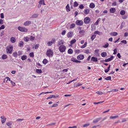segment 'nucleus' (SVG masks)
Masks as SVG:
<instances>
[{
  "mask_svg": "<svg viewBox=\"0 0 128 128\" xmlns=\"http://www.w3.org/2000/svg\"><path fill=\"white\" fill-rule=\"evenodd\" d=\"M125 12L124 10H121L120 12V14L122 15H124L125 14Z\"/></svg>",
  "mask_w": 128,
  "mask_h": 128,
  "instance_id": "obj_31",
  "label": "nucleus"
},
{
  "mask_svg": "<svg viewBox=\"0 0 128 128\" xmlns=\"http://www.w3.org/2000/svg\"><path fill=\"white\" fill-rule=\"evenodd\" d=\"M84 58V55L82 54H80L78 56L77 58L78 60H83Z\"/></svg>",
  "mask_w": 128,
  "mask_h": 128,
  "instance_id": "obj_8",
  "label": "nucleus"
},
{
  "mask_svg": "<svg viewBox=\"0 0 128 128\" xmlns=\"http://www.w3.org/2000/svg\"><path fill=\"white\" fill-rule=\"evenodd\" d=\"M90 21V19L88 17H87L85 18L84 20V22L86 24H88L89 23Z\"/></svg>",
  "mask_w": 128,
  "mask_h": 128,
  "instance_id": "obj_7",
  "label": "nucleus"
},
{
  "mask_svg": "<svg viewBox=\"0 0 128 128\" xmlns=\"http://www.w3.org/2000/svg\"><path fill=\"white\" fill-rule=\"evenodd\" d=\"M39 3L41 4H42L44 5H45V4L44 2V0H40L39 2Z\"/></svg>",
  "mask_w": 128,
  "mask_h": 128,
  "instance_id": "obj_30",
  "label": "nucleus"
},
{
  "mask_svg": "<svg viewBox=\"0 0 128 128\" xmlns=\"http://www.w3.org/2000/svg\"><path fill=\"white\" fill-rule=\"evenodd\" d=\"M96 93L100 95H101L103 94L101 92V91L96 92Z\"/></svg>",
  "mask_w": 128,
  "mask_h": 128,
  "instance_id": "obj_42",
  "label": "nucleus"
},
{
  "mask_svg": "<svg viewBox=\"0 0 128 128\" xmlns=\"http://www.w3.org/2000/svg\"><path fill=\"white\" fill-rule=\"evenodd\" d=\"M4 31H2L0 33V36H2L4 34Z\"/></svg>",
  "mask_w": 128,
  "mask_h": 128,
  "instance_id": "obj_60",
  "label": "nucleus"
},
{
  "mask_svg": "<svg viewBox=\"0 0 128 128\" xmlns=\"http://www.w3.org/2000/svg\"><path fill=\"white\" fill-rule=\"evenodd\" d=\"M7 58V56L5 54H3L2 56V58L3 60L6 59Z\"/></svg>",
  "mask_w": 128,
  "mask_h": 128,
  "instance_id": "obj_32",
  "label": "nucleus"
},
{
  "mask_svg": "<svg viewBox=\"0 0 128 128\" xmlns=\"http://www.w3.org/2000/svg\"><path fill=\"white\" fill-rule=\"evenodd\" d=\"M66 33V31L65 30H64L62 32V35H64Z\"/></svg>",
  "mask_w": 128,
  "mask_h": 128,
  "instance_id": "obj_64",
  "label": "nucleus"
},
{
  "mask_svg": "<svg viewBox=\"0 0 128 128\" xmlns=\"http://www.w3.org/2000/svg\"><path fill=\"white\" fill-rule=\"evenodd\" d=\"M118 117V116H111L110 117V119H113L114 118H117Z\"/></svg>",
  "mask_w": 128,
  "mask_h": 128,
  "instance_id": "obj_40",
  "label": "nucleus"
},
{
  "mask_svg": "<svg viewBox=\"0 0 128 128\" xmlns=\"http://www.w3.org/2000/svg\"><path fill=\"white\" fill-rule=\"evenodd\" d=\"M84 52L86 53V54H88L90 53V52H89V50L88 49H87L86 50H85Z\"/></svg>",
  "mask_w": 128,
  "mask_h": 128,
  "instance_id": "obj_56",
  "label": "nucleus"
},
{
  "mask_svg": "<svg viewBox=\"0 0 128 128\" xmlns=\"http://www.w3.org/2000/svg\"><path fill=\"white\" fill-rule=\"evenodd\" d=\"M5 28V26L4 25H2L0 27V30L4 29Z\"/></svg>",
  "mask_w": 128,
  "mask_h": 128,
  "instance_id": "obj_54",
  "label": "nucleus"
},
{
  "mask_svg": "<svg viewBox=\"0 0 128 128\" xmlns=\"http://www.w3.org/2000/svg\"><path fill=\"white\" fill-rule=\"evenodd\" d=\"M39 46V44H36V45L35 46V49H38Z\"/></svg>",
  "mask_w": 128,
  "mask_h": 128,
  "instance_id": "obj_63",
  "label": "nucleus"
},
{
  "mask_svg": "<svg viewBox=\"0 0 128 128\" xmlns=\"http://www.w3.org/2000/svg\"><path fill=\"white\" fill-rule=\"evenodd\" d=\"M85 32L84 30H80L79 32V33L81 34H83Z\"/></svg>",
  "mask_w": 128,
  "mask_h": 128,
  "instance_id": "obj_49",
  "label": "nucleus"
},
{
  "mask_svg": "<svg viewBox=\"0 0 128 128\" xmlns=\"http://www.w3.org/2000/svg\"><path fill=\"white\" fill-rule=\"evenodd\" d=\"M96 36V35L94 34L92 35L91 37V39L92 41L95 38Z\"/></svg>",
  "mask_w": 128,
  "mask_h": 128,
  "instance_id": "obj_41",
  "label": "nucleus"
},
{
  "mask_svg": "<svg viewBox=\"0 0 128 128\" xmlns=\"http://www.w3.org/2000/svg\"><path fill=\"white\" fill-rule=\"evenodd\" d=\"M108 44L107 42L106 44L103 46V47L105 48H106L108 47Z\"/></svg>",
  "mask_w": 128,
  "mask_h": 128,
  "instance_id": "obj_43",
  "label": "nucleus"
},
{
  "mask_svg": "<svg viewBox=\"0 0 128 128\" xmlns=\"http://www.w3.org/2000/svg\"><path fill=\"white\" fill-rule=\"evenodd\" d=\"M18 29L20 31L22 32H27L28 31L27 29L20 26L18 27Z\"/></svg>",
  "mask_w": 128,
  "mask_h": 128,
  "instance_id": "obj_4",
  "label": "nucleus"
},
{
  "mask_svg": "<svg viewBox=\"0 0 128 128\" xmlns=\"http://www.w3.org/2000/svg\"><path fill=\"white\" fill-rule=\"evenodd\" d=\"M111 77L110 76L107 77L106 78H105V79L106 80H111Z\"/></svg>",
  "mask_w": 128,
  "mask_h": 128,
  "instance_id": "obj_50",
  "label": "nucleus"
},
{
  "mask_svg": "<svg viewBox=\"0 0 128 128\" xmlns=\"http://www.w3.org/2000/svg\"><path fill=\"white\" fill-rule=\"evenodd\" d=\"M76 42V40L75 39H74L70 41V44H74Z\"/></svg>",
  "mask_w": 128,
  "mask_h": 128,
  "instance_id": "obj_39",
  "label": "nucleus"
},
{
  "mask_svg": "<svg viewBox=\"0 0 128 128\" xmlns=\"http://www.w3.org/2000/svg\"><path fill=\"white\" fill-rule=\"evenodd\" d=\"M73 52V50L72 49H69L68 50V52L69 54H71Z\"/></svg>",
  "mask_w": 128,
  "mask_h": 128,
  "instance_id": "obj_33",
  "label": "nucleus"
},
{
  "mask_svg": "<svg viewBox=\"0 0 128 128\" xmlns=\"http://www.w3.org/2000/svg\"><path fill=\"white\" fill-rule=\"evenodd\" d=\"M31 21H27L24 23V25L25 26H28L30 25L31 24Z\"/></svg>",
  "mask_w": 128,
  "mask_h": 128,
  "instance_id": "obj_10",
  "label": "nucleus"
},
{
  "mask_svg": "<svg viewBox=\"0 0 128 128\" xmlns=\"http://www.w3.org/2000/svg\"><path fill=\"white\" fill-rule=\"evenodd\" d=\"M58 104H53L52 106V107H55L58 106Z\"/></svg>",
  "mask_w": 128,
  "mask_h": 128,
  "instance_id": "obj_62",
  "label": "nucleus"
},
{
  "mask_svg": "<svg viewBox=\"0 0 128 128\" xmlns=\"http://www.w3.org/2000/svg\"><path fill=\"white\" fill-rule=\"evenodd\" d=\"M10 83H11V84H12V85L13 86H15V83L13 82L12 81V80H11L10 81Z\"/></svg>",
  "mask_w": 128,
  "mask_h": 128,
  "instance_id": "obj_61",
  "label": "nucleus"
},
{
  "mask_svg": "<svg viewBox=\"0 0 128 128\" xmlns=\"http://www.w3.org/2000/svg\"><path fill=\"white\" fill-rule=\"evenodd\" d=\"M36 72L38 74H40L42 72V70L40 69H36Z\"/></svg>",
  "mask_w": 128,
  "mask_h": 128,
  "instance_id": "obj_25",
  "label": "nucleus"
},
{
  "mask_svg": "<svg viewBox=\"0 0 128 128\" xmlns=\"http://www.w3.org/2000/svg\"><path fill=\"white\" fill-rule=\"evenodd\" d=\"M110 12L111 13H114L116 11V9L115 8H112L110 9Z\"/></svg>",
  "mask_w": 128,
  "mask_h": 128,
  "instance_id": "obj_14",
  "label": "nucleus"
},
{
  "mask_svg": "<svg viewBox=\"0 0 128 128\" xmlns=\"http://www.w3.org/2000/svg\"><path fill=\"white\" fill-rule=\"evenodd\" d=\"M38 16V14H33L31 17V18H36Z\"/></svg>",
  "mask_w": 128,
  "mask_h": 128,
  "instance_id": "obj_22",
  "label": "nucleus"
},
{
  "mask_svg": "<svg viewBox=\"0 0 128 128\" xmlns=\"http://www.w3.org/2000/svg\"><path fill=\"white\" fill-rule=\"evenodd\" d=\"M78 2H75L74 3V7H77L78 6Z\"/></svg>",
  "mask_w": 128,
  "mask_h": 128,
  "instance_id": "obj_44",
  "label": "nucleus"
},
{
  "mask_svg": "<svg viewBox=\"0 0 128 128\" xmlns=\"http://www.w3.org/2000/svg\"><path fill=\"white\" fill-rule=\"evenodd\" d=\"M87 44V42H85L84 44L81 46V48H85Z\"/></svg>",
  "mask_w": 128,
  "mask_h": 128,
  "instance_id": "obj_37",
  "label": "nucleus"
},
{
  "mask_svg": "<svg viewBox=\"0 0 128 128\" xmlns=\"http://www.w3.org/2000/svg\"><path fill=\"white\" fill-rule=\"evenodd\" d=\"M56 41V39L52 38L50 41H49L47 43V45L48 46H50L52 45Z\"/></svg>",
  "mask_w": 128,
  "mask_h": 128,
  "instance_id": "obj_5",
  "label": "nucleus"
},
{
  "mask_svg": "<svg viewBox=\"0 0 128 128\" xmlns=\"http://www.w3.org/2000/svg\"><path fill=\"white\" fill-rule=\"evenodd\" d=\"M11 42L12 43H14L16 42V38L14 37H12L10 39Z\"/></svg>",
  "mask_w": 128,
  "mask_h": 128,
  "instance_id": "obj_16",
  "label": "nucleus"
},
{
  "mask_svg": "<svg viewBox=\"0 0 128 128\" xmlns=\"http://www.w3.org/2000/svg\"><path fill=\"white\" fill-rule=\"evenodd\" d=\"M29 56L30 57H34V54L33 52H31L29 54Z\"/></svg>",
  "mask_w": 128,
  "mask_h": 128,
  "instance_id": "obj_46",
  "label": "nucleus"
},
{
  "mask_svg": "<svg viewBox=\"0 0 128 128\" xmlns=\"http://www.w3.org/2000/svg\"><path fill=\"white\" fill-rule=\"evenodd\" d=\"M76 24L79 26H82L83 24V22L82 20H77L76 22Z\"/></svg>",
  "mask_w": 128,
  "mask_h": 128,
  "instance_id": "obj_6",
  "label": "nucleus"
},
{
  "mask_svg": "<svg viewBox=\"0 0 128 128\" xmlns=\"http://www.w3.org/2000/svg\"><path fill=\"white\" fill-rule=\"evenodd\" d=\"M75 53L76 54H78L80 52V51L79 50H76L75 51Z\"/></svg>",
  "mask_w": 128,
  "mask_h": 128,
  "instance_id": "obj_52",
  "label": "nucleus"
},
{
  "mask_svg": "<svg viewBox=\"0 0 128 128\" xmlns=\"http://www.w3.org/2000/svg\"><path fill=\"white\" fill-rule=\"evenodd\" d=\"M113 58L114 56H112L110 58H109L108 59H105V61L106 62H109L112 60L113 59Z\"/></svg>",
  "mask_w": 128,
  "mask_h": 128,
  "instance_id": "obj_11",
  "label": "nucleus"
},
{
  "mask_svg": "<svg viewBox=\"0 0 128 128\" xmlns=\"http://www.w3.org/2000/svg\"><path fill=\"white\" fill-rule=\"evenodd\" d=\"M90 12V10L88 8H86L84 9V13L86 14H88Z\"/></svg>",
  "mask_w": 128,
  "mask_h": 128,
  "instance_id": "obj_13",
  "label": "nucleus"
},
{
  "mask_svg": "<svg viewBox=\"0 0 128 128\" xmlns=\"http://www.w3.org/2000/svg\"><path fill=\"white\" fill-rule=\"evenodd\" d=\"M101 55L102 57H105L107 55L106 53L105 52H102L101 54Z\"/></svg>",
  "mask_w": 128,
  "mask_h": 128,
  "instance_id": "obj_23",
  "label": "nucleus"
},
{
  "mask_svg": "<svg viewBox=\"0 0 128 128\" xmlns=\"http://www.w3.org/2000/svg\"><path fill=\"white\" fill-rule=\"evenodd\" d=\"M94 34H97L100 35L102 33L96 30L94 32Z\"/></svg>",
  "mask_w": 128,
  "mask_h": 128,
  "instance_id": "obj_28",
  "label": "nucleus"
},
{
  "mask_svg": "<svg viewBox=\"0 0 128 128\" xmlns=\"http://www.w3.org/2000/svg\"><path fill=\"white\" fill-rule=\"evenodd\" d=\"M91 60L92 61L96 62L98 60V58L96 57L93 56L92 57Z\"/></svg>",
  "mask_w": 128,
  "mask_h": 128,
  "instance_id": "obj_12",
  "label": "nucleus"
},
{
  "mask_svg": "<svg viewBox=\"0 0 128 128\" xmlns=\"http://www.w3.org/2000/svg\"><path fill=\"white\" fill-rule=\"evenodd\" d=\"M12 124L11 122H7L6 123V124L8 126H10L12 125Z\"/></svg>",
  "mask_w": 128,
  "mask_h": 128,
  "instance_id": "obj_58",
  "label": "nucleus"
},
{
  "mask_svg": "<svg viewBox=\"0 0 128 128\" xmlns=\"http://www.w3.org/2000/svg\"><path fill=\"white\" fill-rule=\"evenodd\" d=\"M101 119L100 118H97L93 120V122L94 123H96L98 122Z\"/></svg>",
  "mask_w": 128,
  "mask_h": 128,
  "instance_id": "obj_17",
  "label": "nucleus"
},
{
  "mask_svg": "<svg viewBox=\"0 0 128 128\" xmlns=\"http://www.w3.org/2000/svg\"><path fill=\"white\" fill-rule=\"evenodd\" d=\"M52 98H58L59 96V95L58 94H54L52 95Z\"/></svg>",
  "mask_w": 128,
  "mask_h": 128,
  "instance_id": "obj_47",
  "label": "nucleus"
},
{
  "mask_svg": "<svg viewBox=\"0 0 128 128\" xmlns=\"http://www.w3.org/2000/svg\"><path fill=\"white\" fill-rule=\"evenodd\" d=\"M66 49V46L63 45H61L60 46L59 48V50L61 52H64Z\"/></svg>",
  "mask_w": 128,
  "mask_h": 128,
  "instance_id": "obj_3",
  "label": "nucleus"
},
{
  "mask_svg": "<svg viewBox=\"0 0 128 128\" xmlns=\"http://www.w3.org/2000/svg\"><path fill=\"white\" fill-rule=\"evenodd\" d=\"M0 118H1L2 123V124H3L5 122L6 118L4 116H1Z\"/></svg>",
  "mask_w": 128,
  "mask_h": 128,
  "instance_id": "obj_9",
  "label": "nucleus"
},
{
  "mask_svg": "<svg viewBox=\"0 0 128 128\" xmlns=\"http://www.w3.org/2000/svg\"><path fill=\"white\" fill-rule=\"evenodd\" d=\"M53 50L50 49L48 50L46 52V55L49 57H52L53 56Z\"/></svg>",
  "mask_w": 128,
  "mask_h": 128,
  "instance_id": "obj_1",
  "label": "nucleus"
},
{
  "mask_svg": "<svg viewBox=\"0 0 128 128\" xmlns=\"http://www.w3.org/2000/svg\"><path fill=\"white\" fill-rule=\"evenodd\" d=\"M24 45V43L22 41H20V42L19 44V46L20 47L23 46Z\"/></svg>",
  "mask_w": 128,
  "mask_h": 128,
  "instance_id": "obj_36",
  "label": "nucleus"
},
{
  "mask_svg": "<svg viewBox=\"0 0 128 128\" xmlns=\"http://www.w3.org/2000/svg\"><path fill=\"white\" fill-rule=\"evenodd\" d=\"M27 58V56H26L24 55L21 57V59L22 60H25Z\"/></svg>",
  "mask_w": 128,
  "mask_h": 128,
  "instance_id": "obj_24",
  "label": "nucleus"
},
{
  "mask_svg": "<svg viewBox=\"0 0 128 128\" xmlns=\"http://www.w3.org/2000/svg\"><path fill=\"white\" fill-rule=\"evenodd\" d=\"M13 47L12 45L7 46L6 48V50L7 53L11 54L13 50Z\"/></svg>",
  "mask_w": 128,
  "mask_h": 128,
  "instance_id": "obj_2",
  "label": "nucleus"
},
{
  "mask_svg": "<svg viewBox=\"0 0 128 128\" xmlns=\"http://www.w3.org/2000/svg\"><path fill=\"white\" fill-rule=\"evenodd\" d=\"M12 55L14 57H17L18 54L17 52H15L13 53Z\"/></svg>",
  "mask_w": 128,
  "mask_h": 128,
  "instance_id": "obj_29",
  "label": "nucleus"
},
{
  "mask_svg": "<svg viewBox=\"0 0 128 128\" xmlns=\"http://www.w3.org/2000/svg\"><path fill=\"white\" fill-rule=\"evenodd\" d=\"M110 65H109V66L108 68H107L105 69L104 70L105 72L106 73L108 72L110 70Z\"/></svg>",
  "mask_w": 128,
  "mask_h": 128,
  "instance_id": "obj_27",
  "label": "nucleus"
},
{
  "mask_svg": "<svg viewBox=\"0 0 128 128\" xmlns=\"http://www.w3.org/2000/svg\"><path fill=\"white\" fill-rule=\"evenodd\" d=\"M77 60L76 58L74 57L72 58L71 59V61L74 62H76Z\"/></svg>",
  "mask_w": 128,
  "mask_h": 128,
  "instance_id": "obj_38",
  "label": "nucleus"
},
{
  "mask_svg": "<svg viewBox=\"0 0 128 128\" xmlns=\"http://www.w3.org/2000/svg\"><path fill=\"white\" fill-rule=\"evenodd\" d=\"M42 62L44 64H46L48 62V61L46 59H44L43 60Z\"/></svg>",
  "mask_w": 128,
  "mask_h": 128,
  "instance_id": "obj_35",
  "label": "nucleus"
},
{
  "mask_svg": "<svg viewBox=\"0 0 128 128\" xmlns=\"http://www.w3.org/2000/svg\"><path fill=\"white\" fill-rule=\"evenodd\" d=\"M35 37L34 36H30V40L31 41H33Z\"/></svg>",
  "mask_w": 128,
  "mask_h": 128,
  "instance_id": "obj_51",
  "label": "nucleus"
},
{
  "mask_svg": "<svg viewBox=\"0 0 128 128\" xmlns=\"http://www.w3.org/2000/svg\"><path fill=\"white\" fill-rule=\"evenodd\" d=\"M110 34L112 36H116L118 35V33L116 32H112L110 33Z\"/></svg>",
  "mask_w": 128,
  "mask_h": 128,
  "instance_id": "obj_15",
  "label": "nucleus"
},
{
  "mask_svg": "<svg viewBox=\"0 0 128 128\" xmlns=\"http://www.w3.org/2000/svg\"><path fill=\"white\" fill-rule=\"evenodd\" d=\"M100 19H98L96 20V22L95 23V24H94L95 25H98V22L100 21Z\"/></svg>",
  "mask_w": 128,
  "mask_h": 128,
  "instance_id": "obj_45",
  "label": "nucleus"
},
{
  "mask_svg": "<svg viewBox=\"0 0 128 128\" xmlns=\"http://www.w3.org/2000/svg\"><path fill=\"white\" fill-rule=\"evenodd\" d=\"M118 90L116 89H112V90L111 91H109L108 92H117L118 91Z\"/></svg>",
  "mask_w": 128,
  "mask_h": 128,
  "instance_id": "obj_48",
  "label": "nucleus"
},
{
  "mask_svg": "<svg viewBox=\"0 0 128 128\" xmlns=\"http://www.w3.org/2000/svg\"><path fill=\"white\" fill-rule=\"evenodd\" d=\"M89 6L90 8H92L95 7V5L94 4L92 3L90 4Z\"/></svg>",
  "mask_w": 128,
  "mask_h": 128,
  "instance_id": "obj_18",
  "label": "nucleus"
},
{
  "mask_svg": "<svg viewBox=\"0 0 128 128\" xmlns=\"http://www.w3.org/2000/svg\"><path fill=\"white\" fill-rule=\"evenodd\" d=\"M30 38L27 36L24 37V40L25 42H28Z\"/></svg>",
  "mask_w": 128,
  "mask_h": 128,
  "instance_id": "obj_19",
  "label": "nucleus"
},
{
  "mask_svg": "<svg viewBox=\"0 0 128 128\" xmlns=\"http://www.w3.org/2000/svg\"><path fill=\"white\" fill-rule=\"evenodd\" d=\"M64 44V42L62 40H60V42H58V46H59V45H63Z\"/></svg>",
  "mask_w": 128,
  "mask_h": 128,
  "instance_id": "obj_20",
  "label": "nucleus"
},
{
  "mask_svg": "<svg viewBox=\"0 0 128 128\" xmlns=\"http://www.w3.org/2000/svg\"><path fill=\"white\" fill-rule=\"evenodd\" d=\"M67 36L68 38L71 37L72 36V34L70 32H69L67 34Z\"/></svg>",
  "mask_w": 128,
  "mask_h": 128,
  "instance_id": "obj_26",
  "label": "nucleus"
},
{
  "mask_svg": "<svg viewBox=\"0 0 128 128\" xmlns=\"http://www.w3.org/2000/svg\"><path fill=\"white\" fill-rule=\"evenodd\" d=\"M76 26L75 24L74 23L71 24L70 26V28H72L75 27Z\"/></svg>",
  "mask_w": 128,
  "mask_h": 128,
  "instance_id": "obj_34",
  "label": "nucleus"
},
{
  "mask_svg": "<svg viewBox=\"0 0 128 128\" xmlns=\"http://www.w3.org/2000/svg\"><path fill=\"white\" fill-rule=\"evenodd\" d=\"M66 10L67 12H69L70 11V8L69 5L68 4L66 7Z\"/></svg>",
  "mask_w": 128,
  "mask_h": 128,
  "instance_id": "obj_21",
  "label": "nucleus"
},
{
  "mask_svg": "<svg viewBox=\"0 0 128 128\" xmlns=\"http://www.w3.org/2000/svg\"><path fill=\"white\" fill-rule=\"evenodd\" d=\"M18 54L19 56L22 55V52L21 51H19L18 52Z\"/></svg>",
  "mask_w": 128,
  "mask_h": 128,
  "instance_id": "obj_55",
  "label": "nucleus"
},
{
  "mask_svg": "<svg viewBox=\"0 0 128 128\" xmlns=\"http://www.w3.org/2000/svg\"><path fill=\"white\" fill-rule=\"evenodd\" d=\"M84 6L82 4H81L79 6V8H80L82 9L84 8Z\"/></svg>",
  "mask_w": 128,
  "mask_h": 128,
  "instance_id": "obj_57",
  "label": "nucleus"
},
{
  "mask_svg": "<svg viewBox=\"0 0 128 128\" xmlns=\"http://www.w3.org/2000/svg\"><path fill=\"white\" fill-rule=\"evenodd\" d=\"M6 79H7L6 80V82H7L8 81H11L10 79V78L8 77H6L5 79L4 80H5Z\"/></svg>",
  "mask_w": 128,
  "mask_h": 128,
  "instance_id": "obj_53",
  "label": "nucleus"
},
{
  "mask_svg": "<svg viewBox=\"0 0 128 128\" xmlns=\"http://www.w3.org/2000/svg\"><path fill=\"white\" fill-rule=\"evenodd\" d=\"M24 120L23 119H18L16 120L17 122H21Z\"/></svg>",
  "mask_w": 128,
  "mask_h": 128,
  "instance_id": "obj_59",
  "label": "nucleus"
}]
</instances>
